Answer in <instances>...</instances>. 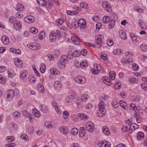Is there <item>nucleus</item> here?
<instances>
[{"label":"nucleus","mask_w":147,"mask_h":147,"mask_svg":"<svg viewBox=\"0 0 147 147\" xmlns=\"http://www.w3.org/2000/svg\"><path fill=\"white\" fill-rule=\"evenodd\" d=\"M71 39L73 43L76 45H78L80 42H82L81 39L78 36H73L71 37Z\"/></svg>","instance_id":"11"},{"label":"nucleus","mask_w":147,"mask_h":147,"mask_svg":"<svg viewBox=\"0 0 147 147\" xmlns=\"http://www.w3.org/2000/svg\"><path fill=\"white\" fill-rule=\"evenodd\" d=\"M13 26L15 30L19 31L21 29L22 25L19 21H16L14 23Z\"/></svg>","instance_id":"13"},{"label":"nucleus","mask_w":147,"mask_h":147,"mask_svg":"<svg viewBox=\"0 0 147 147\" xmlns=\"http://www.w3.org/2000/svg\"><path fill=\"white\" fill-rule=\"evenodd\" d=\"M115 24V21L114 20H111L110 22L109 25V28H112L114 26Z\"/></svg>","instance_id":"45"},{"label":"nucleus","mask_w":147,"mask_h":147,"mask_svg":"<svg viewBox=\"0 0 147 147\" xmlns=\"http://www.w3.org/2000/svg\"><path fill=\"white\" fill-rule=\"evenodd\" d=\"M80 5L81 7L82 8H86L88 6L86 3L82 2L80 4Z\"/></svg>","instance_id":"61"},{"label":"nucleus","mask_w":147,"mask_h":147,"mask_svg":"<svg viewBox=\"0 0 147 147\" xmlns=\"http://www.w3.org/2000/svg\"><path fill=\"white\" fill-rule=\"evenodd\" d=\"M45 32L43 31H41L39 34V38H40L42 39L45 37Z\"/></svg>","instance_id":"46"},{"label":"nucleus","mask_w":147,"mask_h":147,"mask_svg":"<svg viewBox=\"0 0 147 147\" xmlns=\"http://www.w3.org/2000/svg\"><path fill=\"white\" fill-rule=\"evenodd\" d=\"M45 126L47 128L51 127L53 126L50 122L46 121L44 124Z\"/></svg>","instance_id":"39"},{"label":"nucleus","mask_w":147,"mask_h":147,"mask_svg":"<svg viewBox=\"0 0 147 147\" xmlns=\"http://www.w3.org/2000/svg\"><path fill=\"white\" fill-rule=\"evenodd\" d=\"M74 56L73 53L71 51L68 52L67 55H64L62 57V62H67L68 58L70 59H71Z\"/></svg>","instance_id":"2"},{"label":"nucleus","mask_w":147,"mask_h":147,"mask_svg":"<svg viewBox=\"0 0 147 147\" xmlns=\"http://www.w3.org/2000/svg\"><path fill=\"white\" fill-rule=\"evenodd\" d=\"M50 72L52 74L54 75H56L58 74L59 72L58 70L55 68H53L50 70Z\"/></svg>","instance_id":"31"},{"label":"nucleus","mask_w":147,"mask_h":147,"mask_svg":"<svg viewBox=\"0 0 147 147\" xmlns=\"http://www.w3.org/2000/svg\"><path fill=\"white\" fill-rule=\"evenodd\" d=\"M7 98H12L15 95V92L14 90L11 89L7 91Z\"/></svg>","instance_id":"19"},{"label":"nucleus","mask_w":147,"mask_h":147,"mask_svg":"<svg viewBox=\"0 0 147 147\" xmlns=\"http://www.w3.org/2000/svg\"><path fill=\"white\" fill-rule=\"evenodd\" d=\"M37 88L38 90L41 92L43 93L44 91V89L43 86L40 83L38 84Z\"/></svg>","instance_id":"35"},{"label":"nucleus","mask_w":147,"mask_h":147,"mask_svg":"<svg viewBox=\"0 0 147 147\" xmlns=\"http://www.w3.org/2000/svg\"><path fill=\"white\" fill-rule=\"evenodd\" d=\"M45 65H42L40 67V70L42 73H43L45 72Z\"/></svg>","instance_id":"59"},{"label":"nucleus","mask_w":147,"mask_h":147,"mask_svg":"<svg viewBox=\"0 0 147 147\" xmlns=\"http://www.w3.org/2000/svg\"><path fill=\"white\" fill-rule=\"evenodd\" d=\"M96 44L97 45V46H98V47H100L102 45V43L101 42H102V40L100 38L97 37L96 39Z\"/></svg>","instance_id":"29"},{"label":"nucleus","mask_w":147,"mask_h":147,"mask_svg":"<svg viewBox=\"0 0 147 147\" xmlns=\"http://www.w3.org/2000/svg\"><path fill=\"white\" fill-rule=\"evenodd\" d=\"M30 32L34 34H36L38 32V30L34 28H31L30 29Z\"/></svg>","instance_id":"52"},{"label":"nucleus","mask_w":147,"mask_h":147,"mask_svg":"<svg viewBox=\"0 0 147 147\" xmlns=\"http://www.w3.org/2000/svg\"><path fill=\"white\" fill-rule=\"evenodd\" d=\"M119 104L121 107L124 109H125L127 107V105L126 103L123 100L120 101Z\"/></svg>","instance_id":"26"},{"label":"nucleus","mask_w":147,"mask_h":147,"mask_svg":"<svg viewBox=\"0 0 147 147\" xmlns=\"http://www.w3.org/2000/svg\"><path fill=\"white\" fill-rule=\"evenodd\" d=\"M102 130L103 133L105 135L109 136L110 135V132L109 129L106 126H104L102 128Z\"/></svg>","instance_id":"20"},{"label":"nucleus","mask_w":147,"mask_h":147,"mask_svg":"<svg viewBox=\"0 0 147 147\" xmlns=\"http://www.w3.org/2000/svg\"><path fill=\"white\" fill-rule=\"evenodd\" d=\"M81 54L83 56L86 55L87 53V51L85 49H83L80 52Z\"/></svg>","instance_id":"63"},{"label":"nucleus","mask_w":147,"mask_h":147,"mask_svg":"<svg viewBox=\"0 0 147 147\" xmlns=\"http://www.w3.org/2000/svg\"><path fill=\"white\" fill-rule=\"evenodd\" d=\"M40 109L44 113H45L48 111V109L45 105H42L40 107Z\"/></svg>","instance_id":"28"},{"label":"nucleus","mask_w":147,"mask_h":147,"mask_svg":"<svg viewBox=\"0 0 147 147\" xmlns=\"http://www.w3.org/2000/svg\"><path fill=\"white\" fill-rule=\"evenodd\" d=\"M142 88L145 90H147V83L144 82L142 84Z\"/></svg>","instance_id":"60"},{"label":"nucleus","mask_w":147,"mask_h":147,"mask_svg":"<svg viewBox=\"0 0 147 147\" xmlns=\"http://www.w3.org/2000/svg\"><path fill=\"white\" fill-rule=\"evenodd\" d=\"M110 18L108 16H104L102 19L103 22L104 23H108L110 20Z\"/></svg>","instance_id":"36"},{"label":"nucleus","mask_w":147,"mask_h":147,"mask_svg":"<svg viewBox=\"0 0 147 147\" xmlns=\"http://www.w3.org/2000/svg\"><path fill=\"white\" fill-rule=\"evenodd\" d=\"M144 135L143 133L140 131L138 132L137 137V139L140 140L142 138L144 137Z\"/></svg>","instance_id":"34"},{"label":"nucleus","mask_w":147,"mask_h":147,"mask_svg":"<svg viewBox=\"0 0 147 147\" xmlns=\"http://www.w3.org/2000/svg\"><path fill=\"white\" fill-rule=\"evenodd\" d=\"M123 51L121 49H118L115 50L113 52V53L115 55H121L123 53Z\"/></svg>","instance_id":"32"},{"label":"nucleus","mask_w":147,"mask_h":147,"mask_svg":"<svg viewBox=\"0 0 147 147\" xmlns=\"http://www.w3.org/2000/svg\"><path fill=\"white\" fill-rule=\"evenodd\" d=\"M139 125L136 123H134L130 125L129 131L130 133H132V130L136 129L139 128Z\"/></svg>","instance_id":"15"},{"label":"nucleus","mask_w":147,"mask_h":147,"mask_svg":"<svg viewBox=\"0 0 147 147\" xmlns=\"http://www.w3.org/2000/svg\"><path fill=\"white\" fill-rule=\"evenodd\" d=\"M67 14L70 15H73L77 14L78 12L77 11H71L68 10L67 11Z\"/></svg>","instance_id":"30"},{"label":"nucleus","mask_w":147,"mask_h":147,"mask_svg":"<svg viewBox=\"0 0 147 147\" xmlns=\"http://www.w3.org/2000/svg\"><path fill=\"white\" fill-rule=\"evenodd\" d=\"M140 48L143 52H145L147 50V46L145 44L141 45Z\"/></svg>","instance_id":"41"},{"label":"nucleus","mask_w":147,"mask_h":147,"mask_svg":"<svg viewBox=\"0 0 147 147\" xmlns=\"http://www.w3.org/2000/svg\"><path fill=\"white\" fill-rule=\"evenodd\" d=\"M107 43V45L110 47L112 46L114 44L113 40L110 39H109L108 40Z\"/></svg>","instance_id":"53"},{"label":"nucleus","mask_w":147,"mask_h":147,"mask_svg":"<svg viewBox=\"0 0 147 147\" xmlns=\"http://www.w3.org/2000/svg\"><path fill=\"white\" fill-rule=\"evenodd\" d=\"M28 74V72L24 70L20 74V76L22 78H24L26 77Z\"/></svg>","instance_id":"49"},{"label":"nucleus","mask_w":147,"mask_h":147,"mask_svg":"<svg viewBox=\"0 0 147 147\" xmlns=\"http://www.w3.org/2000/svg\"><path fill=\"white\" fill-rule=\"evenodd\" d=\"M94 125L91 122H88L86 125V129L90 132H91L94 130Z\"/></svg>","instance_id":"7"},{"label":"nucleus","mask_w":147,"mask_h":147,"mask_svg":"<svg viewBox=\"0 0 147 147\" xmlns=\"http://www.w3.org/2000/svg\"><path fill=\"white\" fill-rule=\"evenodd\" d=\"M132 68L135 71H137L139 69L138 65L136 63H133L132 65Z\"/></svg>","instance_id":"55"},{"label":"nucleus","mask_w":147,"mask_h":147,"mask_svg":"<svg viewBox=\"0 0 147 147\" xmlns=\"http://www.w3.org/2000/svg\"><path fill=\"white\" fill-rule=\"evenodd\" d=\"M23 6L20 3H18L16 7V9L19 11H22L23 9Z\"/></svg>","instance_id":"33"},{"label":"nucleus","mask_w":147,"mask_h":147,"mask_svg":"<svg viewBox=\"0 0 147 147\" xmlns=\"http://www.w3.org/2000/svg\"><path fill=\"white\" fill-rule=\"evenodd\" d=\"M79 116L83 120H85L87 119V117L86 116V115L85 114L84 115L83 114H82V113L80 114L79 115Z\"/></svg>","instance_id":"54"},{"label":"nucleus","mask_w":147,"mask_h":147,"mask_svg":"<svg viewBox=\"0 0 147 147\" xmlns=\"http://www.w3.org/2000/svg\"><path fill=\"white\" fill-rule=\"evenodd\" d=\"M119 36L121 39L126 40L127 39V37L125 32L122 30H120L119 31Z\"/></svg>","instance_id":"16"},{"label":"nucleus","mask_w":147,"mask_h":147,"mask_svg":"<svg viewBox=\"0 0 147 147\" xmlns=\"http://www.w3.org/2000/svg\"><path fill=\"white\" fill-rule=\"evenodd\" d=\"M14 63L16 66L19 68H21L23 66V62L22 61L18 58H16L14 61Z\"/></svg>","instance_id":"14"},{"label":"nucleus","mask_w":147,"mask_h":147,"mask_svg":"<svg viewBox=\"0 0 147 147\" xmlns=\"http://www.w3.org/2000/svg\"><path fill=\"white\" fill-rule=\"evenodd\" d=\"M27 131L29 134H32L34 131L33 127L31 126L30 127L27 129Z\"/></svg>","instance_id":"50"},{"label":"nucleus","mask_w":147,"mask_h":147,"mask_svg":"<svg viewBox=\"0 0 147 147\" xmlns=\"http://www.w3.org/2000/svg\"><path fill=\"white\" fill-rule=\"evenodd\" d=\"M105 105L104 102L102 101H100L98 104L99 109L97 115L99 117H103L106 114V109L105 108Z\"/></svg>","instance_id":"1"},{"label":"nucleus","mask_w":147,"mask_h":147,"mask_svg":"<svg viewBox=\"0 0 147 147\" xmlns=\"http://www.w3.org/2000/svg\"><path fill=\"white\" fill-rule=\"evenodd\" d=\"M112 106L115 108H116L119 106V104L118 102L116 101H113L112 102Z\"/></svg>","instance_id":"38"},{"label":"nucleus","mask_w":147,"mask_h":147,"mask_svg":"<svg viewBox=\"0 0 147 147\" xmlns=\"http://www.w3.org/2000/svg\"><path fill=\"white\" fill-rule=\"evenodd\" d=\"M59 130L61 133L65 135H66L68 133V129L64 127H60Z\"/></svg>","instance_id":"17"},{"label":"nucleus","mask_w":147,"mask_h":147,"mask_svg":"<svg viewBox=\"0 0 147 147\" xmlns=\"http://www.w3.org/2000/svg\"><path fill=\"white\" fill-rule=\"evenodd\" d=\"M72 27L76 29L78 27H79V25L78 24V22H75L73 23L72 24Z\"/></svg>","instance_id":"57"},{"label":"nucleus","mask_w":147,"mask_h":147,"mask_svg":"<svg viewBox=\"0 0 147 147\" xmlns=\"http://www.w3.org/2000/svg\"><path fill=\"white\" fill-rule=\"evenodd\" d=\"M16 144L14 143H11L10 144H7L5 145V147H14Z\"/></svg>","instance_id":"64"},{"label":"nucleus","mask_w":147,"mask_h":147,"mask_svg":"<svg viewBox=\"0 0 147 147\" xmlns=\"http://www.w3.org/2000/svg\"><path fill=\"white\" fill-rule=\"evenodd\" d=\"M1 40L3 43L4 44L7 45L9 42V38L7 36L5 35L2 36Z\"/></svg>","instance_id":"18"},{"label":"nucleus","mask_w":147,"mask_h":147,"mask_svg":"<svg viewBox=\"0 0 147 147\" xmlns=\"http://www.w3.org/2000/svg\"><path fill=\"white\" fill-rule=\"evenodd\" d=\"M103 7L108 12H110L112 11V9L110 3L104 1L102 3Z\"/></svg>","instance_id":"4"},{"label":"nucleus","mask_w":147,"mask_h":147,"mask_svg":"<svg viewBox=\"0 0 147 147\" xmlns=\"http://www.w3.org/2000/svg\"><path fill=\"white\" fill-rule=\"evenodd\" d=\"M78 22L80 29H83L86 27V22L84 19H79Z\"/></svg>","instance_id":"9"},{"label":"nucleus","mask_w":147,"mask_h":147,"mask_svg":"<svg viewBox=\"0 0 147 147\" xmlns=\"http://www.w3.org/2000/svg\"><path fill=\"white\" fill-rule=\"evenodd\" d=\"M26 118H28L29 121L31 122H33L34 119V115L32 114H30Z\"/></svg>","instance_id":"44"},{"label":"nucleus","mask_w":147,"mask_h":147,"mask_svg":"<svg viewBox=\"0 0 147 147\" xmlns=\"http://www.w3.org/2000/svg\"><path fill=\"white\" fill-rule=\"evenodd\" d=\"M69 114L68 112L64 111L63 112V117L64 119H67L69 116Z\"/></svg>","instance_id":"42"},{"label":"nucleus","mask_w":147,"mask_h":147,"mask_svg":"<svg viewBox=\"0 0 147 147\" xmlns=\"http://www.w3.org/2000/svg\"><path fill=\"white\" fill-rule=\"evenodd\" d=\"M6 139L8 142H13L14 140V138L13 136H7L6 138Z\"/></svg>","instance_id":"51"},{"label":"nucleus","mask_w":147,"mask_h":147,"mask_svg":"<svg viewBox=\"0 0 147 147\" xmlns=\"http://www.w3.org/2000/svg\"><path fill=\"white\" fill-rule=\"evenodd\" d=\"M57 24L59 25H61L64 22L63 20L62 19H59L57 20L56 21Z\"/></svg>","instance_id":"58"},{"label":"nucleus","mask_w":147,"mask_h":147,"mask_svg":"<svg viewBox=\"0 0 147 147\" xmlns=\"http://www.w3.org/2000/svg\"><path fill=\"white\" fill-rule=\"evenodd\" d=\"M88 95L87 94H82L81 99V101L85 102L88 99Z\"/></svg>","instance_id":"43"},{"label":"nucleus","mask_w":147,"mask_h":147,"mask_svg":"<svg viewBox=\"0 0 147 147\" xmlns=\"http://www.w3.org/2000/svg\"><path fill=\"white\" fill-rule=\"evenodd\" d=\"M75 94L72 92L69 93V95L66 97L65 102L67 103H69L71 102H72L74 98Z\"/></svg>","instance_id":"6"},{"label":"nucleus","mask_w":147,"mask_h":147,"mask_svg":"<svg viewBox=\"0 0 147 147\" xmlns=\"http://www.w3.org/2000/svg\"><path fill=\"white\" fill-rule=\"evenodd\" d=\"M56 36V33L55 32H51L50 34V38L52 41L55 40Z\"/></svg>","instance_id":"23"},{"label":"nucleus","mask_w":147,"mask_h":147,"mask_svg":"<svg viewBox=\"0 0 147 147\" xmlns=\"http://www.w3.org/2000/svg\"><path fill=\"white\" fill-rule=\"evenodd\" d=\"M109 75L110 78L111 80H114L115 76V73L113 72H111L109 74Z\"/></svg>","instance_id":"47"},{"label":"nucleus","mask_w":147,"mask_h":147,"mask_svg":"<svg viewBox=\"0 0 147 147\" xmlns=\"http://www.w3.org/2000/svg\"><path fill=\"white\" fill-rule=\"evenodd\" d=\"M35 20V18L34 17L32 16H27L24 19L25 22L29 24L33 23Z\"/></svg>","instance_id":"8"},{"label":"nucleus","mask_w":147,"mask_h":147,"mask_svg":"<svg viewBox=\"0 0 147 147\" xmlns=\"http://www.w3.org/2000/svg\"><path fill=\"white\" fill-rule=\"evenodd\" d=\"M85 134V130L84 127H82L80 128L79 131V136L81 137L84 136Z\"/></svg>","instance_id":"25"},{"label":"nucleus","mask_w":147,"mask_h":147,"mask_svg":"<svg viewBox=\"0 0 147 147\" xmlns=\"http://www.w3.org/2000/svg\"><path fill=\"white\" fill-rule=\"evenodd\" d=\"M102 24L100 22H98L96 24V30H99L101 27Z\"/></svg>","instance_id":"62"},{"label":"nucleus","mask_w":147,"mask_h":147,"mask_svg":"<svg viewBox=\"0 0 147 147\" xmlns=\"http://www.w3.org/2000/svg\"><path fill=\"white\" fill-rule=\"evenodd\" d=\"M27 46L30 49L33 50L39 49L40 48V45L36 42L30 43Z\"/></svg>","instance_id":"3"},{"label":"nucleus","mask_w":147,"mask_h":147,"mask_svg":"<svg viewBox=\"0 0 147 147\" xmlns=\"http://www.w3.org/2000/svg\"><path fill=\"white\" fill-rule=\"evenodd\" d=\"M98 145L100 147H110L111 144L108 142L103 141L100 142Z\"/></svg>","instance_id":"10"},{"label":"nucleus","mask_w":147,"mask_h":147,"mask_svg":"<svg viewBox=\"0 0 147 147\" xmlns=\"http://www.w3.org/2000/svg\"><path fill=\"white\" fill-rule=\"evenodd\" d=\"M37 3L39 5H42L43 6H45L46 5V3L44 0H39V1L36 0Z\"/></svg>","instance_id":"37"},{"label":"nucleus","mask_w":147,"mask_h":147,"mask_svg":"<svg viewBox=\"0 0 147 147\" xmlns=\"http://www.w3.org/2000/svg\"><path fill=\"white\" fill-rule=\"evenodd\" d=\"M32 112L35 116L37 117H39L41 115L40 112L36 109H33Z\"/></svg>","instance_id":"22"},{"label":"nucleus","mask_w":147,"mask_h":147,"mask_svg":"<svg viewBox=\"0 0 147 147\" xmlns=\"http://www.w3.org/2000/svg\"><path fill=\"white\" fill-rule=\"evenodd\" d=\"M54 86L55 89L59 90L60 89L61 85L58 81H57L55 83Z\"/></svg>","instance_id":"27"},{"label":"nucleus","mask_w":147,"mask_h":147,"mask_svg":"<svg viewBox=\"0 0 147 147\" xmlns=\"http://www.w3.org/2000/svg\"><path fill=\"white\" fill-rule=\"evenodd\" d=\"M138 22L142 29L144 30L146 29V26L144 22L142 21L141 20H138Z\"/></svg>","instance_id":"21"},{"label":"nucleus","mask_w":147,"mask_h":147,"mask_svg":"<svg viewBox=\"0 0 147 147\" xmlns=\"http://www.w3.org/2000/svg\"><path fill=\"white\" fill-rule=\"evenodd\" d=\"M78 130L76 128H72L71 130V133L73 135H76V134L78 132Z\"/></svg>","instance_id":"40"},{"label":"nucleus","mask_w":147,"mask_h":147,"mask_svg":"<svg viewBox=\"0 0 147 147\" xmlns=\"http://www.w3.org/2000/svg\"><path fill=\"white\" fill-rule=\"evenodd\" d=\"M62 57L61 60L58 62V66L59 67V68L62 69L65 68V65L64 63H66L67 62H62Z\"/></svg>","instance_id":"24"},{"label":"nucleus","mask_w":147,"mask_h":147,"mask_svg":"<svg viewBox=\"0 0 147 147\" xmlns=\"http://www.w3.org/2000/svg\"><path fill=\"white\" fill-rule=\"evenodd\" d=\"M21 138L25 140L28 141L29 140L28 137L25 134H23L21 136Z\"/></svg>","instance_id":"48"},{"label":"nucleus","mask_w":147,"mask_h":147,"mask_svg":"<svg viewBox=\"0 0 147 147\" xmlns=\"http://www.w3.org/2000/svg\"><path fill=\"white\" fill-rule=\"evenodd\" d=\"M51 103L52 105L54 107L56 112L59 114H60L62 113V112L60 110L59 107L58 106L57 104L55 103L54 101H52Z\"/></svg>","instance_id":"12"},{"label":"nucleus","mask_w":147,"mask_h":147,"mask_svg":"<svg viewBox=\"0 0 147 147\" xmlns=\"http://www.w3.org/2000/svg\"><path fill=\"white\" fill-rule=\"evenodd\" d=\"M13 116L15 118H18L20 117V114L18 112H15L13 113Z\"/></svg>","instance_id":"56"},{"label":"nucleus","mask_w":147,"mask_h":147,"mask_svg":"<svg viewBox=\"0 0 147 147\" xmlns=\"http://www.w3.org/2000/svg\"><path fill=\"white\" fill-rule=\"evenodd\" d=\"M85 78L80 76H78L75 78L76 82L79 84H84L85 82Z\"/></svg>","instance_id":"5"}]
</instances>
